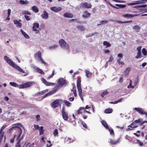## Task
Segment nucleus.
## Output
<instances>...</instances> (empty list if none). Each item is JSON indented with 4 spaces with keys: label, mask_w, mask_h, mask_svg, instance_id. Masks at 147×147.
Masks as SVG:
<instances>
[{
    "label": "nucleus",
    "mask_w": 147,
    "mask_h": 147,
    "mask_svg": "<svg viewBox=\"0 0 147 147\" xmlns=\"http://www.w3.org/2000/svg\"><path fill=\"white\" fill-rule=\"evenodd\" d=\"M104 45L106 46V47L107 48L108 47H110L111 46L110 44L108 42L106 41H105L103 42V43Z\"/></svg>",
    "instance_id": "58836bf2"
},
{
    "label": "nucleus",
    "mask_w": 147,
    "mask_h": 147,
    "mask_svg": "<svg viewBox=\"0 0 147 147\" xmlns=\"http://www.w3.org/2000/svg\"><path fill=\"white\" fill-rule=\"evenodd\" d=\"M41 80L43 83L47 86H51L55 84L54 83H50L47 82V80L43 78H41Z\"/></svg>",
    "instance_id": "4468645a"
},
{
    "label": "nucleus",
    "mask_w": 147,
    "mask_h": 147,
    "mask_svg": "<svg viewBox=\"0 0 147 147\" xmlns=\"http://www.w3.org/2000/svg\"><path fill=\"white\" fill-rule=\"evenodd\" d=\"M116 5L118 6L119 7L121 8H124L126 6V5H121V4H116Z\"/></svg>",
    "instance_id": "5fc2aeb1"
},
{
    "label": "nucleus",
    "mask_w": 147,
    "mask_h": 147,
    "mask_svg": "<svg viewBox=\"0 0 147 147\" xmlns=\"http://www.w3.org/2000/svg\"><path fill=\"white\" fill-rule=\"evenodd\" d=\"M131 68L130 67H127L124 71L125 74L126 75H128L129 74V72L130 71Z\"/></svg>",
    "instance_id": "2f4dec72"
},
{
    "label": "nucleus",
    "mask_w": 147,
    "mask_h": 147,
    "mask_svg": "<svg viewBox=\"0 0 147 147\" xmlns=\"http://www.w3.org/2000/svg\"><path fill=\"white\" fill-rule=\"evenodd\" d=\"M71 91H73V93L74 94V95L75 96H77V94H76V87L74 84L73 85V89L71 90Z\"/></svg>",
    "instance_id": "c756f323"
},
{
    "label": "nucleus",
    "mask_w": 147,
    "mask_h": 147,
    "mask_svg": "<svg viewBox=\"0 0 147 147\" xmlns=\"http://www.w3.org/2000/svg\"><path fill=\"white\" fill-rule=\"evenodd\" d=\"M62 114L64 120L65 121H67L68 119V115L64 109H63L62 110Z\"/></svg>",
    "instance_id": "dca6fc26"
},
{
    "label": "nucleus",
    "mask_w": 147,
    "mask_h": 147,
    "mask_svg": "<svg viewBox=\"0 0 147 147\" xmlns=\"http://www.w3.org/2000/svg\"><path fill=\"white\" fill-rule=\"evenodd\" d=\"M24 17L25 19L27 21H29L30 20V18H29V16L25 15Z\"/></svg>",
    "instance_id": "052dcab7"
},
{
    "label": "nucleus",
    "mask_w": 147,
    "mask_h": 147,
    "mask_svg": "<svg viewBox=\"0 0 147 147\" xmlns=\"http://www.w3.org/2000/svg\"><path fill=\"white\" fill-rule=\"evenodd\" d=\"M63 16L64 17L72 18L73 17V15L71 13L68 12H66L63 14Z\"/></svg>",
    "instance_id": "4be33fe9"
},
{
    "label": "nucleus",
    "mask_w": 147,
    "mask_h": 147,
    "mask_svg": "<svg viewBox=\"0 0 147 147\" xmlns=\"http://www.w3.org/2000/svg\"><path fill=\"white\" fill-rule=\"evenodd\" d=\"M137 15H133L131 14H123L121 16L123 18H132L134 16H137Z\"/></svg>",
    "instance_id": "aec40b11"
},
{
    "label": "nucleus",
    "mask_w": 147,
    "mask_h": 147,
    "mask_svg": "<svg viewBox=\"0 0 147 147\" xmlns=\"http://www.w3.org/2000/svg\"><path fill=\"white\" fill-rule=\"evenodd\" d=\"M141 52H138L137 55L136 56V58H138L141 57Z\"/></svg>",
    "instance_id": "8fccbe9b"
},
{
    "label": "nucleus",
    "mask_w": 147,
    "mask_h": 147,
    "mask_svg": "<svg viewBox=\"0 0 147 147\" xmlns=\"http://www.w3.org/2000/svg\"><path fill=\"white\" fill-rule=\"evenodd\" d=\"M9 84L11 85L13 87H16L18 86L19 88L20 89H22L29 87L32 86V85L34 84L35 82H29L19 86L16 83L14 82H10Z\"/></svg>",
    "instance_id": "7ed1b4c3"
},
{
    "label": "nucleus",
    "mask_w": 147,
    "mask_h": 147,
    "mask_svg": "<svg viewBox=\"0 0 147 147\" xmlns=\"http://www.w3.org/2000/svg\"><path fill=\"white\" fill-rule=\"evenodd\" d=\"M141 46H139L137 48V50L138 52H141Z\"/></svg>",
    "instance_id": "338daca9"
},
{
    "label": "nucleus",
    "mask_w": 147,
    "mask_h": 147,
    "mask_svg": "<svg viewBox=\"0 0 147 147\" xmlns=\"http://www.w3.org/2000/svg\"><path fill=\"white\" fill-rule=\"evenodd\" d=\"M59 43L61 47L63 49L66 50L68 49L69 46L63 39H60L59 41Z\"/></svg>",
    "instance_id": "423d86ee"
},
{
    "label": "nucleus",
    "mask_w": 147,
    "mask_h": 147,
    "mask_svg": "<svg viewBox=\"0 0 147 147\" xmlns=\"http://www.w3.org/2000/svg\"><path fill=\"white\" fill-rule=\"evenodd\" d=\"M57 90V89H55L51 91L50 92L46 94L44 96V98H45L48 96L56 92Z\"/></svg>",
    "instance_id": "412c9836"
},
{
    "label": "nucleus",
    "mask_w": 147,
    "mask_h": 147,
    "mask_svg": "<svg viewBox=\"0 0 147 147\" xmlns=\"http://www.w3.org/2000/svg\"><path fill=\"white\" fill-rule=\"evenodd\" d=\"M135 143L138 144L139 146H142L143 145V143L141 142L140 140H136Z\"/></svg>",
    "instance_id": "c9c22d12"
},
{
    "label": "nucleus",
    "mask_w": 147,
    "mask_h": 147,
    "mask_svg": "<svg viewBox=\"0 0 147 147\" xmlns=\"http://www.w3.org/2000/svg\"><path fill=\"white\" fill-rule=\"evenodd\" d=\"M82 125L85 128H86V129L87 128V127L86 124L85 123L82 121Z\"/></svg>",
    "instance_id": "e2e57ef3"
},
{
    "label": "nucleus",
    "mask_w": 147,
    "mask_h": 147,
    "mask_svg": "<svg viewBox=\"0 0 147 147\" xmlns=\"http://www.w3.org/2000/svg\"><path fill=\"white\" fill-rule=\"evenodd\" d=\"M61 102H62L61 100L57 99L51 104V106L52 108L57 107L59 106V103Z\"/></svg>",
    "instance_id": "9d476101"
},
{
    "label": "nucleus",
    "mask_w": 147,
    "mask_h": 147,
    "mask_svg": "<svg viewBox=\"0 0 147 147\" xmlns=\"http://www.w3.org/2000/svg\"><path fill=\"white\" fill-rule=\"evenodd\" d=\"M108 92L107 91H105L103 92L101 94V96L103 97L104 95H107L108 93Z\"/></svg>",
    "instance_id": "603ef678"
},
{
    "label": "nucleus",
    "mask_w": 147,
    "mask_h": 147,
    "mask_svg": "<svg viewBox=\"0 0 147 147\" xmlns=\"http://www.w3.org/2000/svg\"><path fill=\"white\" fill-rule=\"evenodd\" d=\"M34 143H33L32 144H29L26 146V147H36L34 146Z\"/></svg>",
    "instance_id": "3c124183"
},
{
    "label": "nucleus",
    "mask_w": 147,
    "mask_h": 147,
    "mask_svg": "<svg viewBox=\"0 0 147 147\" xmlns=\"http://www.w3.org/2000/svg\"><path fill=\"white\" fill-rule=\"evenodd\" d=\"M32 9L35 13H37L38 12V9L36 6H33L32 7Z\"/></svg>",
    "instance_id": "bb28decb"
},
{
    "label": "nucleus",
    "mask_w": 147,
    "mask_h": 147,
    "mask_svg": "<svg viewBox=\"0 0 147 147\" xmlns=\"http://www.w3.org/2000/svg\"><path fill=\"white\" fill-rule=\"evenodd\" d=\"M22 14L23 15H30L31 14L28 11L26 10H24L23 11Z\"/></svg>",
    "instance_id": "09e8293b"
},
{
    "label": "nucleus",
    "mask_w": 147,
    "mask_h": 147,
    "mask_svg": "<svg viewBox=\"0 0 147 147\" xmlns=\"http://www.w3.org/2000/svg\"><path fill=\"white\" fill-rule=\"evenodd\" d=\"M77 28L80 31H82L84 30V27L82 26H78L77 27Z\"/></svg>",
    "instance_id": "f704fd0d"
},
{
    "label": "nucleus",
    "mask_w": 147,
    "mask_h": 147,
    "mask_svg": "<svg viewBox=\"0 0 147 147\" xmlns=\"http://www.w3.org/2000/svg\"><path fill=\"white\" fill-rule=\"evenodd\" d=\"M5 118L7 121L13 120L14 119V114L10 112H7L4 114Z\"/></svg>",
    "instance_id": "0eeeda50"
},
{
    "label": "nucleus",
    "mask_w": 147,
    "mask_h": 147,
    "mask_svg": "<svg viewBox=\"0 0 147 147\" xmlns=\"http://www.w3.org/2000/svg\"><path fill=\"white\" fill-rule=\"evenodd\" d=\"M86 76L87 77H91L92 75V73L88 70H86Z\"/></svg>",
    "instance_id": "ea45409f"
},
{
    "label": "nucleus",
    "mask_w": 147,
    "mask_h": 147,
    "mask_svg": "<svg viewBox=\"0 0 147 147\" xmlns=\"http://www.w3.org/2000/svg\"><path fill=\"white\" fill-rule=\"evenodd\" d=\"M40 16L42 19L47 20L49 17V14L46 11H44Z\"/></svg>",
    "instance_id": "ddd939ff"
},
{
    "label": "nucleus",
    "mask_w": 147,
    "mask_h": 147,
    "mask_svg": "<svg viewBox=\"0 0 147 147\" xmlns=\"http://www.w3.org/2000/svg\"><path fill=\"white\" fill-rule=\"evenodd\" d=\"M101 122L102 125L106 129H107L109 127L107 125V122L105 121L102 120L101 121Z\"/></svg>",
    "instance_id": "7c9ffc66"
},
{
    "label": "nucleus",
    "mask_w": 147,
    "mask_h": 147,
    "mask_svg": "<svg viewBox=\"0 0 147 147\" xmlns=\"http://www.w3.org/2000/svg\"><path fill=\"white\" fill-rule=\"evenodd\" d=\"M32 30L35 32V34H38L39 31L37 29L39 27V24L38 23H34L33 24Z\"/></svg>",
    "instance_id": "9b49d317"
},
{
    "label": "nucleus",
    "mask_w": 147,
    "mask_h": 147,
    "mask_svg": "<svg viewBox=\"0 0 147 147\" xmlns=\"http://www.w3.org/2000/svg\"><path fill=\"white\" fill-rule=\"evenodd\" d=\"M20 31L23 35L25 38L27 39H29L30 38L29 36L26 33L24 32L22 29L20 30Z\"/></svg>",
    "instance_id": "a878e982"
},
{
    "label": "nucleus",
    "mask_w": 147,
    "mask_h": 147,
    "mask_svg": "<svg viewBox=\"0 0 147 147\" xmlns=\"http://www.w3.org/2000/svg\"><path fill=\"white\" fill-rule=\"evenodd\" d=\"M38 130L39 131V134L40 135H41L43 134L44 130H43V127L42 126H41Z\"/></svg>",
    "instance_id": "79ce46f5"
},
{
    "label": "nucleus",
    "mask_w": 147,
    "mask_h": 147,
    "mask_svg": "<svg viewBox=\"0 0 147 147\" xmlns=\"http://www.w3.org/2000/svg\"><path fill=\"white\" fill-rule=\"evenodd\" d=\"M90 14L88 13L87 11H85L84 12V14L82 15V17L83 18H86L90 16Z\"/></svg>",
    "instance_id": "cd10ccee"
},
{
    "label": "nucleus",
    "mask_w": 147,
    "mask_h": 147,
    "mask_svg": "<svg viewBox=\"0 0 147 147\" xmlns=\"http://www.w3.org/2000/svg\"><path fill=\"white\" fill-rule=\"evenodd\" d=\"M147 1V0H143L142 1H136L134 2L129 3L128 4V5H135L143 3H144L143 1Z\"/></svg>",
    "instance_id": "2eb2a0df"
},
{
    "label": "nucleus",
    "mask_w": 147,
    "mask_h": 147,
    "mask_svg": "<svg viewBox=\"0 0 147 147\" xmlns=\"http://www.w3.org/2000/svg\"><path fill=\"white\" fill-rule=\"evenodd\" d=\"M81 6L83 7L87 8H90L91 7L92 5L91 4L86 2L83 3L81 5Z\"/></svg>",
    "instance_id": "a211bd4d"
},
{
    "label": "nucleus",
    "mask_w": 147,
    "mask_h": 147,
    "mask_svg": "<svg viewBox=\"0 0 147 147\" xmlns=\"http://www.w3.org/2000/svg\"><path fill=\"white\" fill-rule=\"evenodd\" d=\"M4 60L10 65L11 66L14 67L18 71L20 72H22L23 73H25V71L21 68L19 66L15 63L11 59L6 56L4 57Z\"/></svg>",
    "instance_id": "f257e3e1"
},
{
    "label": "nucleus",
    "mask_w": 147,
    "mask_h": 147,
    "mask_svg": "<svg viewBox=\"0 0 147 147\" xmlns=\"http://www.w3.org/2000/svg\"><path fill=\"white\" fill-rule=\"evenodd\" d=\"M57 47L58 46L57 45H55L49 47V50H54L56 49Z\"/></svg>",
    "instance_id": "e433bc0d"
},
{
    "label": "nucleus",
    "mask_w": 147,
    "mask_h": 147,
    "mask_svg": "<svg viewBox=\"0 0 147 147\" xmlns=\"http://www.w3.org/2000/svg\"><path fill=\"white\" fill-rule=\"evenodd\" d=\"M113 56L112 55L110 57V58H109V59L108 61V62L112 61H113Z\"/></svg>",
    "instance_id": "0e129e2a"
},
{
    "label": "nucleus",
    "mask_w": 147,
    "mask_h": 147,
    "mask_svg": "<svg viewBox=\"0 0 147 147\" xmlns=\"http://www.w3.org/2000/svg\"><path fill=\"white\" fill-rule=\"evenodd\" d=\"M50 9L52 11L56 13L60 11L61 10L62 8L61 7L54 6L51 7Z\"/></svg>",
    "instance_id": "f8f14e48"
},
{
    "label": "nucleus",
    "mask_w": 147,
    "mask_h": 147,
    "mask_svg": "<svg viewBox=\"0 0 147 147\" xmlns=\"http://www.w3.org/2000/svg\"><path fill=\"white\" fill-rule=\"evenodd\" d=\"M65 142L67 143H69L71 142V139L68 138H65Z\"/></svg>",
    "instance_id": "4d7b16f0"
},
{
    "label": "nucleus",
    "mask_w": 147,
    "mask_h": 147,
    "mask_svg": "<svg viewBox=\"0 0 147 147\" xmlns=\"http://www.w3.org/2000/svg\"><path fill=\"white\" fill-rule=\"evenodd\" d=\"M85 110V108L84 107H80L79 109L77 110V114H81L83 112H84V111Z\"/></svg>",
    "instance_id": "5701e85b"
},
{
    "label": "nucleus",
    "mask_w": 147,
    "mask_h": 147,
    "mask_svg": "<svg viewBox=\"0 0 147 147\" xmlns=\"http://www.w3.org/2000/svg\"><path fill=\"white\" fill-rule=\"evenodd\" d=\"M81 81L80 79H78L77 81V86L78 88V94L81 100L83 101V94L82 92V90L81 86Z\"/></svg>",
    "instance_id": "39448f33"
},
{
    "label": "nucleus",
    "mask_w": 147,
    "mask_h": 147,
    "mask_svg": "<svg viewBox=\"0 0 147 147\" xmlns=\"http://www.w3.org/2000/svg\"><path fill=\"white\" fill-rule=\"evenodd\" d=\"M63 102L65 104L66 106L68 107H70L71 105V103L68 101L64 100Z\"/></svg>",
    "instance_id": "37998d69"
},
{
    "label": "nucleus",
    "mask_w": 147,
    "mask_h": 147,
    "mask_svg": "<svg viewBox=\"0 0 147 147\" xmlns=\"http://www.w3.org/2000/svg\"><path fill=\"white\" fill-rule=\"evenodd\" d=\"M107 129H108L111 135H114V131L112 128H109V127Z\"/></svg>",
    "instance_id": "c03bdc74"
},
{
    "label": "nucleus",
    "mask_w": 147,
    "mask_h": 147,
    "mask_svg": "<svg viewBox=\"0 0 147 147\" xmlns=\"http://www.w3.org/2000/svg\"><path fill=\"white\" fill-rule=\"evenodd\" d=\"M33 68L34 69L35 71H36V72L42 74H44V71L41 69H40L39 67L36 66H34L33 67Z\"/></svg>",
    "instance_id": "f3484780"
},
{
    "label": "nucleus",
    "mask_w": 147,
    "mask_h": 147,
    "mask_svg": "<svg viewBox=\"0 0 147 147\" xmlns=\"http://www.w3.org/2000/svg\"><path fill=\"white\" fill-rule=\"evenodd\" d=\"M142 51L143 55L144 56L147 55V51L145 48H143L142 50Z\"/></svg>",
    "instance_id": "72a5a7b5"
},
{
    "label": "nucleus",
    "mask_w": 147,
    "mask_h": 147,
    "mask_svg": "<svg viewBox=\"0 0 147 147\" xmlns=\"http://www.w3.org/2000/svg\"><path fill=\"white\" fill-rule=\"evenodd\" d=\"M35 57L38 61H40L41 63L46 64V63L42 59L41 56V53L40 51H38L35 55Z\"/></svg>",
    "instance_id": "6e6552de"
},
{
    "label": "nucleus",
    "mask_w": 147,
    "mask_h": 147,
    "mask_svg": "<svg viewBox=\"0 0 147 147\" xmlns=\"http://www.w3.org/2000/svg\"><path fill=\"white\" fill-rule=\"evenodd\" d=\"M14 24L16 25L17 27L20 28L21 27L22 24L21 23L19 22L17 20H15L13 21Z\"/></svg>",
    "instance_id": "b1692460"
},
{
    "label": "nucleus",
    "mask_w": 147,
    "mask_h": 147,
    "mask_svg": "<svg viewBox=\"0 0 147 147\" xmlns=\"http://www.w3.org/2000/svg\"><path fill=\"white\" fill-rule=\"evenodd\" d=\"M146 122H147V121H143L142 119H139L135 120L130 125L128 126L127 129V130H133V128L136 127L139 124L142 125L144 123Z\"/></svg>",
    "instance_id": "f03ea898"
},
{
    "label": "nucleus",
    "mask_w": 147,
    "mask_h": 147,
    "mask_svg": "<svg viewBox=\"0 0 147 147\" xmlns=\"http://www.w3.org/2000/svg\"><path fill=\"white\" fill-rule=\"evenodd\" d=\"M119 140V139H118L116 140H113L111 139L110 142L111 144H113L118 143Z\"/></svg>",
    "instance_id": "4c0bfd02"
},
{
    "label": "nucleus",
    "mask_w": 147,
    "mask_h": 147,
    "mask_svg": "<svg viewBox=\"0 0 147 147\" xmlns=\"http://www.w3.org/2000/svg\"><path fill=\"white\" fill-rule=\"evenodd\" d=\"M34 128H33V130H35L36 129H39L40 128L38 125H36L35 124L34 125Z\"/></svg>",
    "instance_id": "864d4df0"
},
{
    "label": "nucleus",
    "mask_w": 147,
    "mask_h": 147,
    "mask_svg": "<svg viewBox=\"0 0 147 147\" xmlns=\"http://www.w3.org/2000/svg\"><path fill=\"white\" fill-rule=\"evenodd\" d=\"M57 83L58 86L60 87H62L63 85L65 86L67 84L65 80L62 78L59 79Z\"/></svg>",
    "instance_id": "1a4fd4ad"
},
{
    "label": "nucleus",
    "mask_w": 147,
    "mask_h": 147,
    "mask_svg": "<svg viewBox=\"0 0 147 147\" xmlns=\"http://www.w3.org/2000/svg\"><path fill=\"white\" fill-rule=\"evenodd\" d=\"M7 12H8V16H10L11 13V10L9 9L7 10Z\"/></svg>",
    "instance_id": "69168bd1"
},
{
    "label": "nucleus",
    "mask_w": 147,
    "mask_h": 147,
    "mask_svg": "<svg viewBox=\"0 0 147 147\" xmlns=\"http://www.w3.org/2000/svg\"><path fill=\"white\" fill-rule=\"evenodd\" d=\"M13 130H15V134L14 136V137L18 136L17 139H19V138L20 137L22 134L21 129L18 127H14L11 128L9 129L8 131H9V132H10L11 131Z\"/></svg>",
    "instance_id": "20e7f679"
},
{
    "label": "nucleus",
    "mask_w": 147,
    "mask_h": 147,
    "mask_svg": "<svg viewBox=\"0 0 147 147\" xmlns=\"http://www.w3.org/2000/svg\"><path fill=\"white\" fill-rule=\"evenodd\" d=\"M132 80H130L129 84L127 86V88H134V87H135V86L136 84V83H135L134 85H132Z\"/></svg>",
    "instance_id": "393cba45"
},
{
    "label": "nucleus",
    "mask_w": 147,
    "mask_h": 147,
    "mask_svg": "<svg viewBox=\"0 0 147 147\" xmlns=\"http://www.w3.org/2000/svg\"><path fill=\"white\" fill-rule=\"evenodd\" d=\"M117 57L119 58L122 59L123 57V55L122 54L119 53L117 55Z\"/></svg>",
    "instance_id": "13d9d810"
},
{
    "label": "nucleus",
    "mask_w": 147,
    "mask_h": 147,
    "mask_svg": "<svg viewBox=\"0 0 147 147\" xmlns=\"http://www.w3.org/2000/svg\"><path fill=\"white\" fill-rule=\"evenodd\" d=\"M4 147H10L7 143H5L4 145Z\"/></svg>",
    "instance_id": "774afa93"
},
{
    "label": "nucleus",
    "mask_w": 147,
    "mask_h": 147,
    "mask_svg": "<svg viewBox=\"0 0 147 147\" xmlns=\"http://www.w3.org/2000/svg\"><path fill=\"white\" fill-rule=\"evenodd\" d=\"M134 109V110L136 111L139 114H140L141 115H144L145 113V112L141 108H135Z\"/></svg>",
    "instance_id": "6ab92c4d"
},
{
    "label": "nucleus",
    "mask_w": 147,
    "mask_h": 147,
    "mask_svg": "<svg viewBox=\"0 0 147 147\" xmlns=\"http://www.w3.org/2000/svg\"><path fill=\"white\" fill-rule=\"evenodd\" d=\"M108 22V21L107 20H105L101 21L100 22V24H98V25L99 26L102 24H107Z\"/></svg>",
    "instance_id": "a18cd8bd"
},
{
    "label": "nucleus",
    "mask_w": 147,
    "mask_h": 147,
    "mask_svg": "<svg viewBox=\"0 0 147 147\" xmlns=\"http://www.w3.org/2000/svg\"><path fill=\"white\" fill-rule=\"evenodd\" d=\"M5 132L3 131H0V138H1L3 137V135H4Z\"/></svg>",
    "instance_id": "6e6d98bb"
},
{
    "label": "nucleus",
    "mask_w": 147,
    "mask_h": 147,
    "mask_svg": "<svg viewBox=\"0 0 147 147\" xmlns=\"http://www.w3.org/2000/svg\"><path fill=\"white\" fill-rule=\"evenodd\" d=\"M47 142L49 143V144H47V147H50L52 145V144L51 143V142L48 140L47 141Z\"/></svg>",
    "instance_id": "bf43d9fd"
},
{
    "label": "nucleus",
    "mask_w": 147,
    "mask_h": 147,
    "mask_svg": "<svg viewBox=\"0 0 147 147\" xmlns=\"http://www.w3.org/2000/svg\"><path fill=\"white\" fill-rule=\"evenodd\" d=\"M133 29L137 32H138L140 30V27L138 26H135L133 27Z\"/></svg>",
    "instance_id": "a19ab883"
},
{
    "label": "nucleus",
    "mask_w": 147,
    "mask_h": 147,
    "mask_svg": "<svg viewBox=\"0 0 147 147\" xmlns=\"http://www.w3.org/2000/svg\"><path fill=\"white\" fill-rule=\"evenodd\" d=\"M147 5L146 4H144L143 5H140L139 6H135L134 7L137 8L138 7H146Z\"/></svg>",
    "instance_id": "de8ad7c7"
},
{
    "label": "nucleus",
    "mask_w": 147,
    "mask_h": 147,
    "mask_svg": "<svg viewBox=\"0 0 147 147\" xmlns=\"http://www.w3.org/2000/svg\"><path fill=\"white\" fill-rule=\"evenodd\" d=\"M58 134V132L57 129H55L53 131V134L55 136H57Z\"/></svg>",
    "instance_id": "49530a36"
},
{
    "label": "nucleus",
    "mask_w": 147,
    "mask_h": 147,
    "mask_svg": "<svg viewBox=\"0 0 147 147\" xmlns=\"http://www.w3.org/2000/svg\"><path fill=\"white\" fill-rule=\"evenodd\" d=\"M19 2L22 5H27L29 3L28 1L26 0H20L19 1Z\"/></svg>",
    "instance_id": "c85d7f7f"
},
{
    "label": "nucleus",
    "mask_w": 147,
    "mask_h": 147,
    "mask_svg": "<svg viewBox=\"0 0 147 147\" xmlns=\"http://www.w3.org/2000/svg\"><path fill=\"white\" fill-rule=\"evenodd\" d=\"M112 111V109L110 108H109L105 109L104 111V113H111Z\"/></svg>",
    "instance_id": "473e14b6"
},
{
    "label": "nucleus",
    "mask_w": 147,
    "mask_h": 147,
    "mask_svg": "<svg viewBox=\"0 0 147 147\" xmlns=\"http://www.w3.org/2000/svg\"><path fill=\"white\" fill-rule=\"evenodd\" d=\"M20 140H19V141L17 142V145L16 146V147H20Z\"/></svg>",
    "instance_id": "680f3d73"
}]
</instances>
